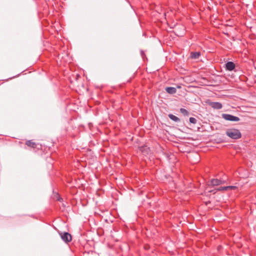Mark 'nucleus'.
<instances>
[{
    "mask_svg": "<svg viewBox=\"0 0 256 256\" xmlns=\"http://www.w3.org/2000/svg\"><path fill=\"white\" fill-rule=\"evenodd\" d=\"M226 134L230 138L235 140L238 139L242 136L240 131L234 128L228 130L226 132Z\"/></svg>",
    "mask_w": 256,
    "mask_h": 256,
    "instance_id": "obj_1",
    "label": "nucleus"
},
{
    "mask_svg": "<svg viewBox=\"0 0 256 256\" xmlns=\"http://www.w3.org/2000/svg\"><path fill=\"white\" fill-rule=\"evenodd\" d=\"M59 234L62 240L66 243L70 242L72 240V236L68 232H60Z\"/></svg>",
    "mask_w": 256,
    "mask_h": 256,
    "instance_id": "obj_2",
    "label": "nucleus"
},
{
    "mask_svg": "<svg viewBox=\"0 0 256 256\" xmlns=\"http://www.w3.org/2000/svg\"><path fill=\"white\" fill-rule=\"evenodd\" d=\"M206 102L208 106L214 109L219 110L222 108V104L218 102H214L210 100H207Z\"/></svg>",
    "mask_w": 256,
    "mask_h": 256,
    "instance_id": "obj_3",
    "label": "nucleus"
},
{
    "mask_svg": "<svg viewBox=\"0 0 256 256\" xmlns=\"http://www.w3.org/2000/svg\"><path fill=\"white\" fill-rule=\"evenodd\" d=\"M226 182V179L224 178H220V179H212L210 180V184L214 186H218L222 184H225Z\"/></svg>",
    "mask_w": 256,
    "mask_h": 256,
    "instance_id": "obj_4",
    "label": "nucleus"
},
{
    "mask_svg": "<svg viewBox=\"0 0 256 256\" xmlns=\"http://www.w3.org/2000/svg\"><path fill=\"white\" fill-rule=\"evenodd\" d=\"M222 116L225 120L230 121L238 122L240 120V118L238 117L228 114H223Z\"/></svg>",
    "mask_w": 256,
    "mask_h": 256,
    "instance_id": "obj_5",
    "label": "nucleus"
},
{
    "mask_svg": "<svg viewBox=\"0 0 256 256\" xmlns=\"http://www.w3.org/2000/svg\"><path fill=\"white\" fill-rule=\"evenodd\" d=\"M226 70L228 71L233 70L236 68V64L232 62H228L225 64Z\"/></svg>",
    "mask_w": 256,
    "mask_h": 256,
    "instance_id": "obj_6",
    "label": "nucleus"
},
{
    "mask_svg": "<svg viewBox=\"0 0 256 256\" xmlns=\"http://www.w3.org/2000/svg\"><path fill=\"white\" fill-rule=\"evenodd\" d=\"M166 91L170 94H174L176 92V90L174 87H167L166 88Z\"/></svg>",
    "mask_w": 256,
    "mask_h": 256,
    "instance_id": "obj_7",
    "label": "nucleus"
},
{
    "mask_svg": "<svg viewBox=\"0 0 256 256\" xmlns=\"http://www.w3.org/2000/svg\"><path fill=\"white\" fill-rule=\"evenodd\" d=\"M200 55V52H192L190 54V57L193 59H196L199 58Z\"/></svg>",
    "mask_w": 256,
    "mask_h": 256,
    "instance_id": "obj_8",
    "label": "nucleus"
},
{
    "mask_svg": "<svg viewBox=\"0 0 256 256\" xmlns=\"http://www.w3.org/2000/svg\"><path fill=\"white\" fill-rule=\"evenodd\" d=\"M168 117L173 121L175 122H178L180 121V120L178 118L177 116L173 115L172 114H168Z\"/></svg>",
    "mask_w": 256,
    "mask_h": 256,
    "instance_id": "obj_9",
    "label": "nucleus"
},
{
    "mask_svg": "<svg viewBox=\"0 0 256 256\" xmlns=\"http://www.w3.org/2000/svg\"><path fill=\"white\" fill-rule=\"evenodd\" d=\"M26 144L28 146H30V147L33 148H35L36 146V144L32 140H28L26 142Z\"/></svg>",
    "mask_w": 256,
    "mask_h": 256,
    "instance_id": "obj_10",
    "label": "nucleus"
},
{
    "mask_svg": "<svg viewBox=\"0 0 256 256\" xmlns=\"http://www.w3.org/2000/svg\"><path fill=\"white\" fill-rule=\"evenodd\" d=\"M189 122L190 124H195L197 122V120L193 117H190L189 119Z\"/></svg>",
    "mask_w": 256,
    "mask_h": 256,
    "instance_id": "obj_11",
    "label": "nucleus"
},
{
    "mask_svg": "<svg viewBox=\"0 0 256 256\" xmlns=\"http://www.w3.org/2000/svg\"><path fill=\"white\" fill-rule=\"evenodd\" d=\"M228 186H220L217 189L218 190L221 191V190H228Z\"/></svg>",
    "mask_w": 256,
    "mask_h": 256,
    "instance_id": "obj_12",
    "label": "nucleus"
},
{
    "mask_svg": "<svg viewBox=\"0 0 256 256\" xmlns=\"http://www.w3.org/2000/svg\"><path fill=\"white\" fill-rule=\"evenodd\" d=\"M228 190H235L236 188V186H228Z\"/></svg>",
    "mask_w": 256,
    "mask_h": 256,
    "instance_id": "obj_13",
    "label": "nucleus"
},
{
    "mask_svg": "<svg viewBox=\"0 0 256 256\" xmlns=\"http://www.w3.org/2000/svg\"><path fill=\"white\" fill-rule=\"evenodd\" d=\"M180 112H187V111L184 108H180Z\"/></svg>",
    "mask_w": 256,
    "mask_h": 256,
    "instance_id": "obj_14",
    "label": "nucleus"
}]
</instances>
